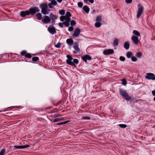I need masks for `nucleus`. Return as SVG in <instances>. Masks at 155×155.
Wrapping results in <instances>:
<instances>
[{"label": "nucleus", "instance_id": "nucleus-23", "mask_svg": "<svg viewBox=\"0 0 155 155\" xmlns=\"http://www.w3.org/2000/svg\"><path fill=\"white\" fill-rule=\"evenodd\" d=\"M133 33L134 35H136L137 36H140V34L139 32L137 30H134Z\"/></svg>", "mask_w": 155, "mask_h": 155}, {"label": "nucleus", "instance_id": "nucleus-60", "mask_svg": "<svg viewBox=\"0 0 155 155\" xmlns=\"http://www.w3.org/2000/svg\"><path fill=\"white\" fill-rule=\"evenodd\" d=\"M50 11V9H47V12H48V14L49 13Z\"/></svg>", "mask_w": 155, "mask_h": 155}, {"label": "nucleus", "instance_id": "nucleus-45", "mask_svg": "<svg viewBox=\"0 0 155 155\" xmlns=\"http://www.w3.org/2000/svg\"><path fill=\"white\" fill-rule=\"evenodd\" d=\"M30 146L29 145L26 144L22 146V149H24L26 148H28Z\"/></svg>", "mask_w": 155, "mask_h": 155}, {"label": "nucleus", "instance_id": "nucleus-62", "mask_svg": "<svg viewBox=\"0 0 155 155\" xmlns=\"http://www.w3.org/2000/svg\"><path fill=\"white\" fill-rule=\"evenodd\" d=\"M32 55H34H34H35V54H33Z\"/></svg>", "mask_w": 155, "mask_h": 155}, {"label": "nucleus", "instance_id": "nucleus-9", "mask_svg": "<svg viewBox=\"0 0 155 155\" xmlns=\"http://www.w3.org/2000/svg\"><path fill=\"white\" fill-rule=\"evenodd\" d=\"M114 53V51L112 49H106L104 51L103 54L105 55H108L110 54H112Z\"/></svg>", "mask_w": 155, "mask_h": 155}, {"label": "nucleus", "instance_id": "nucleus-12", "mask_svg": "<svg viewBox=\"0 0 155 155\" xmlns=\"http://www.w3.org/2000/svg\"><path fill=\"white\" fill-rule=\"evenodd\" d=\"M131 40L136 45H137L139 42V40H138V37L136 36L133 35L131 37Z\"/></svg>", "mask_w": 155, "mask_h": 155}, {"label": "nucleus", "instance_id": "nucleus-41", "mask_svg": "<svg viewBox=\"0 0 155 155\" xmlns=\"http://www.w3.org/2000/svg\"><path fill=\"white\" fill-rule=\"evenodd\" d=\"M61 45V43H60V42H58L56 45H55V47L57 48H60Z\"/></svg>", "mask_w": 155, "mask_h": 155}, {"label": "nucleus", "instance_id": "nucleus-57", "mask_svg": "<svg viewBox=\"0 0 155 155\" xmlns=\"http://www.w3.org/2000/svg\"><path fill=\"white\" fill-rule=\"evenodd\" d=\"M54 116L55 117H57L59 116V115H58V114H55L54 115Z\"/></svg>", "mask_w": 155, "mask_h": 155}, {"label": "nucleus", "instance_id": "nucleus-28", "mask_svg": "<svg viewBox=\"0 0 155 155\" xmlns=\"http://www.w3.org/2000/svg\"><path fill=\"white\" fill-rule=\"evenodd\" d=\"M70 22L68 21H65L63 22V24L66 27H68L70 25Z\"/></svg>", "mask_w": 155, "mask_h": 155}, {"label": "nucleus", "instance_id": "nucleus-13", "mask_svg": "<svg viewBox=\"0 0 155 155\" xmlns=\"http://www.w3.org/2000/svg\"><path fill=\"white\" fill-rule=\"evenodd\" d=\"M28 10H26V11H22L20 14V16L22 17H25L26 15H29Z\"/></svg>", "mask_w": 155, "mask_h": 155}, {"label": "nucleus", "instance_id": "nucleus-48", "mask_svg": "<svg viewBox=\"0 0 155 155\" xmlns=\"http://www.w3.org/2000/svg\"><path fill=\"white\" fill-rule=\"evenodd\" d=\"M71 18H66V19H65V20L66 21H68L69 22H71Z\"/></svg>", "mask_w": 155, "mask_h": 155}, {"label": "nucleus", "instance_id": "nucleus-43", "mask_svg": "<svg viewBox=\"0 0 155 155\" xmlns=\"http://www.w3.org/2000/svg\"><path fill=\"white\" fill-rule=\"evenodd\" d=\"M82 118L84 119L85 120H90L91 119V118L89 117L88 116H85L83 117H82Z\"/></svg>", "mask_w": 155, "mask_h": 155}, {"label": "nucleus", "instance_id": "nucleus-22", "mask_svg": "<svg viewBox=\"0 0 155 155\" xmlns=\"http://www.w3.org/2000/svg\"><path fill=\"white\" fill-rule=\"evenodd\" d=\"M129 44L127 42H125L124 45V47L126 49H128L129 48Z\"/></svg>", "mask_w": 155, "mask_h": 155}, {"label": "nucleus", "instance_id": "nucleus-59", "mask_svg": "<svg viewBox=\"0 0 155 155\" xmlns=\"http://www.w3.org/2000/svg\"><path fill=\"white\" fill-rule=\"evenodd\" d=\"M95 12V10L94 9L93 10V11L92 12V13H94V12Z\"/></svg>", "mask_w": 155, "mask_h": 155}, {"label": "nucleus", "instance_id": "nucleus-10", "mask_svg": "<svg viewBox=\"0 0 155 155\" xmlns=\"http://www.w3.org/2000/svg\"><path fill=\"white\" fill-rule=\"evenodd\" d=\"M81 32L80 29L79 28H76L74 30V33L72 36L73 37H78Z\"/></svg>", "mask_w": 155, "mask_h": 155}, {"label": "nucleus", "instance_id": "nucleus-4", "mask_svg": "<svg viewBox=\"0 0 155 155\" xmlns=\"http://www.w3.org/2000/svg\"><path fill=\"white\" fill-rule=\"evenodd\" d=\"M138 12L137 14V17L139 18L143 12L144 8L140 4L138 5Z\"/></svg>", "mask_w": 155, "mask_h": 155}, {"label": "nucleus", "instance_id": "nucleus-29", "mask_svg": "<svg viewBox=\"0 0 155 155\" xmlns=\"http://www.w3.org/2000/svg\"><path fill=\"white\" fill-rule=\"evenodd\" d=\"M101 25V23L100 22H96L95 24V26L97 28L100 27Z\"/></svg>", "mask_w": 155, "mask_h": 155}, {"label": "nucleus", "instance_id": "nucleus-40", "mask_svg": "<svg viewBox=\"0 0 155 155\" xmlns=\"http://www.w3.org/2000/svg\"><path fill=\"white\" fill-rule=\"evenodd\" d=\"M51 4L52 5H56L57 4V2L55 1V0H52V1H51Z\"/></svg>", "mask_w": 155, "mask_h": 155}, {"label": "nucleus", "instance_id": "nucleus-37", "mask_svg": "<svg viewBox=\"0 0 155 155\" xmlns=\"http://www.w3.org/2000/svg\"><path fill=\"white\" fill-rule=\"evenodd\" d=\"M136 56L138 58H140L141 56V52H139L136 54Z\"/></svg>", "mask_w": 155, "mask_h": 155}, {"label": "nucleus", "instance_id": "nucleus-52", "mask_svg": "<svg viewBox=\"0 0 155 155\" xmlns=\"http://www.w3.org/2000/svg\"><path fill=\"white\" fill-rule=\"evenodd\" d=\"M69 122L70 121L69 120L66 121H64V122H62L63 124H67V123H68V122Z\"/></svg>", "mask_w": 155, "mask_h": 155}, {"label": "nucleus", "instance_id": "nucleus-14", "mask_svg": "<svg viewBox=\"0 0 155 155\" xmlns=\"http://www.w3.org/2000/svg\"><path fill=\"white\" fill-rule=\"evenodd\" d=\"M119 92L120 94L122 97L124 96L127 93V92H126V91L121 88L119 89Z\"/></svg>", "mask_w": 155, "mask_h": 155}, {"label": "nucleus", "instance_id": "nucleus-46", "mask_svg": "<svg viewBox=\"0 0 155 155\" xmlns=\"http://www.w3.org/2000/svg\"><path fill=\"white\" fill-rule=\"evenodd\" d=\"M63 25L64 24H63V23H61L60 22L58 23V25L61 28H62L64 27V26Z\"/></svg>", "mask_w": 155, "mask_h": 155}, {"label": "nucleus", "instance_id": "nucleus-32", "mask_svg": "<svg viewBox=\"0 0 155 155\" xmlns=\"http://www.w3.org/2000/svg\"><path fill=\"white\" fill-rule=\"evenodd\" d=\"M65 11L64 10H60L59 12V13L61 15H63L65 14Z\"/></svg>", "mask_w": 155, "mask_h": 155}, {"label": "nucleus", "instance_id": "nucleus-42", "mask_svg": "<svg viewBox=\"0 0 155 155\" xmlns=\"http://www.w3.org/2000/svg\"><path fill=\"white\" fill-rule=\"evenodd\" d=\"M74 29V28L72 27V26H70L68 28V30L70 31H73Z\"/></svg>", "mask_w": 155, "mask_h": 155}, {"label": "nucleus", "instance_id": "nucleus-39", "mask_svg": "<svg viewBox=\"0 0 155 155\" xmlns=\"http://www.w3.org/2000/svg\"><path fill=\"white\" fill-rule=\"evenodd\" d=\"M131 58V60L135 62L137 61V58L134 57V56H133Z\"/></svg>", "mask_w": 155, "mask_h": 155}, {"label": "nucleus", "instance_id": "nucleus-25", "mask_svg": "<svg viewBox=\"0 0 155 155\" xmlns=\"http://www.w3.org/2000/svg\"><path fill=\"white\" fill-rule=\"evenodd\" d=\"M5 151V148H2L0 152V155H4Z\"/></svg>", "mask_w": 155, "mask_h": 155}, {"label": "nucleus", "instance_id": "nucleus-36", "mask_svg": "<svg viewBox=\"0 0 155 155\" xmlns=\"http://www.w3.org/2000/svg\"><path fill=\"white\" fill-rule=\"evenodd\" d=\"M14 148L16 149H22V146H14ZM15 149V148L14 149Z\"/></svg>", "mask_w": 155, "mask_h": 155}, {"label": "nucleus", "instance_id": "nucleus-55", "mask_svg": "<svg viewBox=\"0 0 155 155\" xmlns=\"http://www.w3.org/2000/svg\"><path fill=\"white\" fill-rule=\"evenodd\" d=\"M62 124H63L62 122L60 123H59L57 124V125H62Z\"/></svg>", "mask_w": 155, "mask_h": 155}, {"label": "nucleus", "instance_id": "nucleus-17", "mask_svg": "<svg viewBox=\"0 0 155 155\" xmlns=\"http://www.w3.org/2000/svg\"><path fill=\"white\" fill-rule=\"evenodd\" d=\"M84 11L87 13H88L90 11L89 8L87 6L85 5L83 8Z\"/></svg>", "mask_w": 155, "mask_h": 155}, {"label": "nucleus", "instance_id": "nucleus-2", "mask_svg": "<svg viewBox=\"0 0 155 155\" xmlns=\"http://www.w3.org/2000/svg\"><path fill=\"white\" fill-rule=\"evenodd\" d=\"M39 7L41 9V12L43 14L46 15L48 14V12H47L48 5L47 4L45 3L41 4L40 5Z\"/></svg>", "mask_w": 155, "mask_h": 155}, {"label": "nucleus", "instance_id": "nucleus-54", "mask_svg": "<svg viewBox=\"0 0 155 155\" xmlns=\"http://www.w3.org/2000/svg\"><path fill=\"white\" fill-rule=\"evenodd\" d=\"M62 0H57V2L59 3H61L62 2Z\"/></svg>", "mask_w": 155, "mask_h": 155}, {"label": "nucleus", "instance_id": "nucleus-31", "mask_svg": "<svg viewBox=\"0 0 155 155\" xmlns=\"http://www.w3.org/2000/svg\"><path fill=\"white\" fill-rule=\"evenodd\" d=\"M70 24L71 26H73L74 25H76V21L74 20H72L71 21V23Z\"/></svg>", "mask_w": 155, "mask_h": 155}, {"label": "nucleus", "instance_id": "nucleus-20", "mask_svg": "<svg viewBox=\"0 0 155 155\" xmlns=\"http://www.w3.org/2000/svg\"><path fill=\"white\" fill-rule=\"evenodd\" d=\"M74 49L78 52H79L80 51V48H79L78 44H77L76 45H74L73 46Z\"/></svg>", "mask_w": 155, "mask_h": 155}, {"label": "nucleus", "instance_id": "nucleus-33", "mask_svg": "<svg viewBox=\"0 0 155 155\" xmlns=\"http://www.w3.org/2000/svg\"><path fill=\"white\" fill-rule=\"evenodd\" d=\"M78 5L79 8H81L83 5V3L81 2H79L78 3Z\"/></svg>", "mask_w": 155, "mask_h": 155}, {"label": "nucleus", "instance_id": "nucleus-58", "mask_svg": "<svg viewBox=\"0 0 155 155\" xmlns=\"http://www.w3.org/2000/svg\"><path fill=\"white\" fill-rule=\"evenodd\" d=\"M73 53L74 54H76L77 53V52H76V51H74L73 52Z\"/></svg>", "mask_w": 155, "mask_h": 155}, {"label": "nucleus", "instance_id": "nucleus-11", "mask_svg": "<svg viewBox=\"0 0 155 155\" xmlns=\"http://www.w3.org/2000/svg\"><path fill=\"white\" fill-rule=\"evenodd\" d=\"M21 55L22 56H24L26 58H31V56L30 54L27 53L25 51H23L21 52Z\"/></svg>", "mask_w": 155, "mask_h": 155}, {"label": "nucleus", "instance_id": "nucleus-53", "mask_svg": "<svg viewBox=\"0 0 155 155\" xmlns=\"http://www.w3.org/2000/svg\"><path fill=\"white\" fill-rule=\"evenodd\" d=\"M88 1L91 3H93L94 2V0H88Z\"/></svg>", "mask_w": 155, "mask_h": 155}, {"label": "nucleus", "instance_id": "nucleus-8", "mask_svg": "<svg viewBox=\"0 0 155 155\" xmlns=\"http://www.w3.org/2000/svg\"><path fill=\"white\" fill-rule=\"evenodd\" d=\"M81 59L85 63L87 62V60L90 61L92 60V57L88 54H86L81 57Z\"/></svg>", "mask_w": 155, "mask_h": 155}, {"label": "nucleus", "instance_id": "nucleus-18", "mask_svg": "<svg viewBox=\"0 0 155 155\" xmlns=\"http://www.w3.org/2000/svg\"><path fill=\"white\" fill-rule=\"evenodd\" d=\"M122 97L123 98H124L127 101H129L131 99L130 97L128 95L127 93Z\"/></svg>", "mask_w": 155, "mask_h": 155}, {"label": "nucleus", "instance_id": "nucleus-27", "mask_svg": "<svg viewBox=\"0 0 155 155\" xmlns=\"http://www.w3.org/2000/svg\"><path fill=\"white\" fill-rule=\"evenodd\" d=\"M66 18H70L71 16V14L69 12H67L66 13L65 15Z\"/></svg>", "mask_w": 155, "mask_h": 155}, {"label": "nucleus", "instance_id": "nucleus-21", "mask_svg": "<svg viewBox=\"0 0 155 155\" xmlns=\"http://www.w3.org/2000/svg\"><path fill=\"white\" fill-rule=\"evenodd\" d=\"M119 41L117 39H115L113 42V46L114 47L117 46L118 45Z\"/></svg>", "mask_w": 155, "mask_h": 155}, {"label": "nucleus", "instance_id": "nucleus-47", "mask_svg": "<svg viewBox=\"0 0 155 155\" xmlns=\"http://www.w3.org/2000/svg\"><path fill=\"white\" fill-rule=\"evenodd\" d=\"M132 0H125L127 4L130 3L132 2Z\"/></svg>", "mask_w": 155, "mask_h": 155}, {"label": "nucleus", "instance_id": "nucleus-26", "mask_svg": "<svg viewBox=\"0 0 155 155\" xmlns=\"http://www.w3.org/2000/svg\"><path fill=\"white\" fill-rule=\"evenodd\" d=\"M32 60L34 62H36L39 60V58L37 57H34L32 58Z\"/></svg>", "mask_w": 155, "mask_h": 155}, {"label": "nucleus", "instance_id": "nucleus-34", "mask_svg": "<svg viewBox=\"0 0 155 155\" xmlns=\"http://www.w3.org/2000/svg\"><path fill=\"white\" fill-rule=\"evenodd\" d=\"M60 20L61 21H64L66 19V17L65 16H61L60 17Z\"/></svg>", "mask_w": 155, "mask_h": 155}, {"label": "nucleus", "instance_id": "nucleus-5", "mask_svg": "<svg viewBox=\"0 0 155 155\" xmlns=\"http://www.w3.org/2000/svg\"><path fill=\"white\" fill-rule=\"evenodd\" d=\"M145 78L147 80H155V75L153 74L150 73L146 74V76Z\"/></svg>", "mask_w": 155, "mask_h": 155}, {"label": "nucleus", "instance_id": "nucleus-61", "mask_svg": "<svg viewBox=\"0 0 155 155\" xmlns=\"http://www.w3.org/2000/svg\"><path fill=\"white\" fill-rule=\"evenodd\" d=\"M153 100L154 101H155V96L153 98Z\"/></svg>", "mask_w": 155, "mask_h": 155}, {"label": "nucleus", "instance_id": "nucleus-1", "mask_svg": "<svg viewBox=\"0 0 155 155\" xmlns=\"http://www.w3.org/2000/svg\"><path fill=\"white\" fill-rule=\"evenodd\" d=\"M66 57L67 59L66 61V62L68 65L75 67V64H78L79 61L78 59H74L71 55H67Z\"/></svg>", "mask_w": 155, "mask_h": 155}, {"label": "nucleus", "instance_id": "nucleus-35", "mask_svg": "<svg viewBox=\"0 0 155 155\" xmlns=\"http://www.w3.org/2000/svg\"><path fill=\"white\" fill-rule=\"evenodd\" d=\"M118 125L120 127L122 128H125L127 126L125 124H119Z\"/></svg>", "mask_w": 155, "mask_h": 155}, {"label": "nucleus", "instance_id": "nucleus-16", "mask_svg": "<svg viewBox=\"0 0 155 155\" xmlns=\"http://www.w3.org/2000/svg\"><path fill=\"white\" fill-rule=\"evenodd\" d=\"M66 43L69 46H71L73 45L74 43V41L71 39H68L66 40Z\"/></svg>", "mask_w": 155, "mask_h": 155}, {"label": "nucleus", "instance_id": "nucleus-7", "mask_svg": "<svg viewBox=\"0 0 155 155\" xmlns=\"http://www.w3.org/2000/svg\"><path fill=\"white\" fill-rule=\"evenodd\" d=\"M41 21L44 24H48L51 22V19L48 16L45 15L44 16V18L42 19Z\"/></svg>", "mask_w": 155, "mask_h": 155}, {"label": "nucleus", "instance_id": "nucleus-50", "mask_svg": "<svg viewBox=\"0 0 155 155\" xmlns=\"http://www.w3.org/2000/svg\"><path fill=\"white\" fill-rule=\"evenodd\" d=\"M152 93L153 96H155V90L152 91Z\"/></svg>", "mask_w": 155, "mask_h": 155}, {"label": "nucleus", "instance_id": "nucleus-19", "mask_svg": "<svg viewBox=\"0 0 155 155\" xmlns=\"http://www.w3.org/2000/svg\"><path fill=\"white\" fill-rule=\"evenodd\" d=\"M35 16L38 19L40 20L41 19L42 15L40 13H38L35 15Z\"/></svg>", "mask_w": 155, "mask_h": 155}, {"label": "nucleus", "instance_id": "nucleus-38", "mask_svg": "<svg viewBox=\"0 0 155 155\" xmlns=\"http://www.w3.org/2000/svg\"><path fill=\"white\" fill-rule=\"evenodd\" d=\"M119 59L120 61H124L125 60V58L122 56H120L119 58Z\"/></svg>", "mask_w": 155, "mask_h": 155}, {"label": "nucleus", "instance_id": "nucleus-30", "mask_svg": "<svg viewBox=\"0 0 155 155\" xmlns=\"http://www.w3.org/2000/svg\"><path fill=\"white\" fill-rule=\"evenodd\" d=\"M102 20V18L101 16H99L97 17L96 21H101Z\"/></svg>", "mask_w": 155, "mask_h": 155}, {"label": "nucleus", "instance_id": "nucleus-15", "mask_svg": "<svg viewBox=\"0 0 155 155\" xmlns=\"http://www.w3.org/2000/svg\"><path fill=\"white\" fill-rule=\"evenodd\" d=\"M49 17L51 19V21L53 22H54L57 18L56 16L52 13H51L50 14Z\"/></svg>", "mask_w": 155, "mask_h": 155}, {"label": "nucleus", "instance_id": "nucleus-56", "mask_svg": "<svg viewBox=\"0 0 155 155\" xmlns=\"http://www.w3.org/2000/svg\"><path fill=\"white\" fill-rule=\"evenodd\" d=\"M88 1V0H84V2L85 3H87Z\"/></svg>", "mask_w": 155, "mask_h": 155}, {"label": "nucleus", "instance_id": "nucleus-24", "mask_svg": "<svg viewBox=\"0 0 155 155\" xmlns=\"http://www.w3.org/2000/svg\"><path fill=\"white\" fill-rule=\"evenodd\" d=\"M132 53L130 52H128L126 54V56L128 58H131L133 56Z\"/></svg>", "mask_w": 155, "mask_h": 155}, {"label": "nucleus", "instance_id": "nucleus-3", "mask_svg": "<svg viewBox=\"0 0 155 155\" xmlns=\"http://www.w3.org/2000/svg\"><path fill=\"white\" fill-rule=\"evenodd\" d=\"M28 11L29 15H34L36 12H40V9L39 8L36 6L30 8Z\"/></svg>", "mask_w": 155, "mask_h": 155}, {"label": "nucleus", "instance_id": "nucleus-49", "mask_svg": "<svg viewBox=\"0 0 155 155\" xmlns=\"http://www.w3.org/2000/svg\"><path fill=\"white\" fill-rule=\"evenodd\" d=\"M52 4L51 3H49L48 4V6H49V8H53V6L52 5Z\"/></svg>", "mask_w": 155, "mask_h": 155}, {"label": "nucleus", "instance_id": "nucleus-6", "mask_svg": "<svg viewBox=\"0 0 155 155\" xmlns=\"http://www.w3.org/2000/svg\"><path fill=\"white\" fill-rule=\"evenodd\" d=\"M48 30L49 32L52 35L56 34L57 32L55 28L53 25H50L48 28Z\"/></svg>", "mask_w": 155, "mask_h": 155}, {"label": "nucleus", "instance_id": "nucleus-44", "mask_svg": "<svg viewBox=\"0 0 155 155\" xmlns=\"http://www.w3.org/2000/svg\"><path fill=\"white\" fill-rule=\"evenodd\" d=\"M122 83L124 85H126L127 84V81L126 80L124 79H122Z\"/></svg>", "mask_w": 155, "mask_h": 155}, {"label": "nucleus", "instance_id": "nucleus-51", "mask_svg": "<svg viewBox=\"0 0 155 155\" xmlns=\"http://www.w3.org/2000/svg\"><path fill=\"white\" fill-rule=\"evenodd\" d=\"M61 119H55L54 120L53 122H56L58 121L59 120H61Z\"/></svg>", "mask_w": 155, "mask_h": 155}]
</instances>
